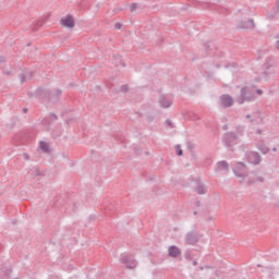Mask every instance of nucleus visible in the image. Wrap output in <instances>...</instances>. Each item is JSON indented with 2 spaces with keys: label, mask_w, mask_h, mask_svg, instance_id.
Instances as JSON below:
<instances>
[{
  "label": "nucleus",
  "mask_w": 279,
  "mask_h": 279,
  "mask_svg": "<svg viewBox=\"0 0 279 279\" xmlns=\"http://www.w3.org/2000/svg\"><path fill=\"white\" fill-rule=\"evenodd\" d=\"M255 99V92L254 87L245 86L241 88L240 97L238 98V104L242 105L245 101H254Z\"/></svg>",
  "instance_id": "nucleus-1"
},
{
  "label": "nucleus",
  "mask_w": 279,
  "mask_h": 279,
  "mask_svg": "<svg viewBox=\"0 0 279 279\" xmlns=\"http://www.w3.org/2000/svg\"><path fill=\"white\" fill-rule=\"evenodd\" d=\"M239 144V135L234 132H227L222 135V145L228 149H232L234 145Z\"/></svg>",
  "instance_id": "nucleus-2"
},
{
  "label": "nucleus",
  "mask_w": 279,
  "mask_h": 279,
  "mask_svg": "<svg viewBox=\"0 0 279 279\" xmlns=\"http://www.w3.org/2000/svg\"><path fill=\"white\" fill-rule=\"evenodd\" d=\"M122 265H125L126 269H136L138 262L130 254H121L120 258Z\"/></svg>",
  "instance_id": "nucleus-3"
},
{
  "label": "nucleus",
  "mask_w": 279,
  "mask_h": 279,
  "mask_svg": "<svg viewBox=\"0 0 279 279\" xmlns=\"http://www.w3.org/2000/svg\"><path fill=\"white\" fill-rule=\"evenodd\" d=\"M233 173L235 178H242V180H245L248 173L247 166H245L243 162H238L233 168Z\"/></svg>",
  "instance_id": "nucleus-4"
},
{
  "label": "nucleus",
  "mask_w": 279,
  "mask_h": 279,
  "mask_svg": "<svg viewBox=\"0 0 279 279\" xmlns=\"http://www.w3.org/2000/svg\"><path fill=\"white\" fill-rule=\"evenodd\" d=\"M185 245H197L199 243V232L193 230L185 234Z\"/></svg>",
  "instance_id": "nucleus-5"
},
{
  "label": "nucleus",
  "mask_w": 279,
  "mask_h": 279,
  "mask_svg": "<svg viewBox=\"0 0 279 279\" xmlns=\"http://www.w3.org/2000/svg\"><path fill=\"white\" fill-rule=\"evenodd\" d=\"M35 97L51 102V90L39 87L35 90Z\"/></svg>",
  "instance_id": "nucleus-6"
},
{
  "label": "nucleus",
  "mask_w": 279,
  "mask_h": 279,
  "mask_svg": "<svg viewBox=\"0 0 279 279\" xmlns=\"http://www.w3.org/2000/svg\"><path fill=\"white\" fill-rule=\"evenodd\" d=\"M246 158H247V161L251 165H254L255 167L260 165V162L263 161V157H260V154H258V151H248L246 154Z\"/></svg>",
  "instance_id": "nucleus-7"
},
{
  "label": "nucleus",
  "mask_w": 279,
  "mask_h": 279,
  "mask_svg": "<svg viewBox=\"0 0 279 279\" xmlns=\"http://www.w3.org/2000/svg\"><path fill=\"white\" fill-rule=\"evenodd\" d=\"M60 24L62 27H68L69 29H73L75 27V20L71 14H68L65 17L60 20Z\"/></svg>",
  "instance_id": "nucleus-8"
},
{
  "label": "nucleus",
  "mask_w": 279,
  "mask_h": 279,
  "mask_svg": "<svg viewBox=\"0 0 279 279\" xmlns=\"http://www.w3.org/2000/svg\"><path fill=\"white\" fill-rule=\"evenodd\" d=\"M220 104L222 108H230L234 105V99L232 98V96L223 94L220 96Z\"/></svg>",
  "instance_id": "nucleus-9"
},
{
  "label": "nucleus",
  "mask_w": 279,
  "mask_h": 279,
  "mask_svg": "<svg viewBox=\"0 0 279 279\" xmlns=\"http://www.w3.org/2000/svg\"><path fill=\"white\" fill-rule=\"evenodd\" d=\"M195 193H197V195H206V193H208V187H206V185L202 182V180L196 179L195 180Z\"/></svg>",
  "instance_id": "nucleus-10"
},
{
  "label": "nucleus",
  "mask_w": 279,
  "mask_h": 279,
  "mask_svg": "<svg viewBox=\"0 0 279 279\" xmlns=\"http://www.w3.org/2000/svg\"><path fill=\"white\" fill-rule=\"evenodd\" d=\"M159 106L160 108H171V106H173V100L167 98V96L165 94H161L159 96Z\"/></svg>",
  "instance_id": "nucleus-11"
},
{
  "label": "nucleus",
  "mask_w": 279,
  "mask_h": 279,
  "mask_svg": "<svg viewBox=\"0 0 279 279\" xmlns=\"http://www.w3.org/2000/svg\"><path fill=\"white\" fill-rule=\"evenodd\" d=\"M256 27V24H254V20H247V21H241L238 25V29H254Z\"/></svg>",
  "instance_id": "nucleus-12"
},
{
  "label": "nucleus",
  "mask_w": 279,
  "mask_h": 279,
  "mask_svg": "<svg viewBox=\"0 0 279 279\" xmlns=\"http://www.w3.org/2000/svg\"><path fill=\"white\" fill-rule=\"evenodd\" d=\"M256 182H265V178L258 175L256 172H252V175L248 178L247 184L252 186V184H256Z\"/></svg>",
  "instance_id": "nucleus-13"
},
{
  "label": "nucleus",
  "mask_w": 279,
  "mask_h": 279,
  "mask_svg": "<svg viewBox=\"0 0 279 279\" xmlns=\"http://www.w3.org/2000/svg\"><path fill=\"white\" fill-rule=\"evenodd\" d=\"M168 255L171 258H178V256H182V252L180 251V248L175 245H171L168 248Z\"/></svg>",
  "instance_id": "nucleus-14"
},
{
  "label": "nucleus",
  "mask_w": 279,
  "mask_h": 279,
  "mask_svg": "<svg viewBox=\"0 0 279 279\" xmlns=\"http://www.w3.org/2000/svg\"><path fill=\"white\" fill-rule=\"evenodd\" d=\"M28 175H31V178L33 180H35V178H40V177L45 175V172L40 171V169H38V168H32L28 171Z\"/></svg>",
  "instance_id": "nucleus-15"
},
{
  "label": "nucleus",
  "mask_w": 279,
  "mask_h": 279,
  "mask_svg": "<svg viewBox=\"0 0 279 279\" xmlns=\"http://www.w3.org/2000/svg\"><path fill=\"white\" fill-rule=\"evenodd\" d=\"M62 97V89H56L54 93H51V104H58Z\"/></svg>",
  "instance_id": "nucleus-16"
},
{
  "label": "nucleus",
  "mask_w": 279,
  "mask_h": 279,
  "mask_svg": "<svg viewBox=\"0 0 279 279\" xmlns=\"http://www.w3.org/2000/svg\"><path fill=\"white\" fill-rule=\"evenodd\" d=\"M217 171H230V165L228 161L222 160L217 162Z\"/></svg>",
  "instance_id": "nucleus-17"
},
{
  "label": "nucleus",
  "mask_w": 279,
  "mask_h": 279,
  "mask_svg": "<svg viewBox=\"0 0 279 279\" xmlns=\"http://www.w3.org/2000/svg\"><path fill=\"white\" fill-rule=\"evenodd\" d=\"M257 149H259L264 155L269 154L271 150L267 145H265V142H262L259 145H257Z\"/></svg>",
  "instance_id": "nucleus-18"
},
{
  "label": "nucleus",
  "mask_w": 279,
  "mask_h": 279,
  "mask_svg": "<svg viewBox=\"0 0 279 279\" xmlns=\"http://www.w3.org/2000/svg\"><path fill=\"white\" fill-rule=\"evenodd\" d=\"M235 132L240 136H243V134H245V125H238V126H235Z\"/></svg>",
  "instance_id": "nucleus-19"
},
{
  "label": "nucleus",
  "mask_w": 279,
  "mask_h": 279,
  "mask_svg": "<svg viewBox=\"0 0 279 279\" xmlns=\"http://www.w3.org/2000/svg\"><path fill=\"white\" fill-rule=\"evenodd\" d=\"M184 258H185V260H193V252L185 251L184 252Z\"/></svg>",
  "instance_id": "nucleus-20"
},
{
  "label": "nucleus",
  "mask_w": 279,
  "mask_h": 279,
  "mask_svg": "<svg viewBox=\"0 0 279 279\" xmlns=\"http://www.w3.org/2000/svg\"><path fill=\"white\" fill-rule=\"evenodd\" d=\"M40 149H43V151H49V144H47V142H40Z\"/></svg>",
  "instance_id": "nucleus-21"
},
{
  "label": "nucleus",
  "mask_w": 279,
  "mask_h": 279,
  "mask_svg": "<svg viewBox=\"0 0 279 279\" xmlns=\"http://www.w3.org/2000/svg\"><path fill=\"white\" fill-rule=\"evenodd\" d=\"M191 121H199L202 119L197 113H190Z\"/></svg>",
  "instance_id": "nucleus-22"
},
{
  "label": "nucleus",
  "mask_w": 279,
  "mask_h": 279,
  "mask_svg": "<svg viewBox=\"0 0 279 279\" xmlns=\"http://www.w3.org/2000/svg\"><path fill=\"white\" fill-rule=\"evenodd\" d=\"M136 10H138V3L133 2V3L130 5V11H131V12H134V11H136Z\"/></svg>",
  "instance_id": "nucleus-23"
},
{
  "label": "nucleus",
  "mask_w": 279,
  "mask_h": 279,
  "mask_svg": "<svg viewBox=\"0 0 279 279\" xmlns=\"http://www.w3.org/2000/svg\"><path fill=\"white\" fill-rule=\"evenodd\" d=\"M129 90H130V87L128 85L120 86V93H128Z\"/></svg>",
  "instance_id": "nucleus-24"
},
{
  "label": "nucleus",
  "mask_w": 279,
  "mask_h": 279,
  "mask_svg": "<svg viewBox=\"0 0 279 279\" xmlns=\"http://www.w3.org/2000/svg\"><path fill=\"white\" fill-rule=\"evenodd\" d=\"M166 125H168V128H170L171 130H173V128H175V124H173V122L170 119L166 120Z\"/></svg>",
  "instance_id": "nucleus-25"
},
{
  "label": "nucleus",
  "mask_w": 279,
  "mask_h": 279,
  "mask_svg": "<svg viewBox=\"0 0 279 279\" xmlns=\"http://www.w3.org/2000/svg\"><path fill=\"white\" fill-rule=\"evenodd\" d=\"M177 149V156H183L184 151L182 150V148L180 147V145L175 146Z\"/></svg>",
  "instance_id": "nucleus-26"
},
{
  "label": "nucleus",
  "mask_w": 279,
  "mask_h": 279,
  "mask_svg": "<svg viewBox=\"0 0 279 279\" xmlns=\"http://www.w3.org/2000/svg\"><path fill=\"white\" fill-rule=\"evenodd\" d=\"M49 119H50V121H58V114L51 112V113H49Z\"/></svg>",
  "instance_id": "nucleus-27"
},
{
  "label": "nucleus",
  "mask_w": 279,
  "mask_h": 279,
  "mask_svg": "<svg viewBox=\"0 0 279 279\" xmlns=\"http://www.w3.org/2000/svg\"><path fill=\"white\" fill-rule=\"evenodd\" d=\"M52 136L53 138H60V136H62V132L52 131Z\"/></svg>",
  "instance_id": "nucleus-28"
},
{
  "label": "nucleus",
  "mask_w": 279,
  "mask_h": 279,
  "mask_svg": "<svg viewBox=\"0 0 279 279\" xmlns=\"http://www.w3.org/2000/svg\"><path fill=\"white\" fill-rule=\"evenodd\" d=\"M275 38H276L275 49H277V51H279V35H276Z\"/></svg>",
  "instance_id": "nucleus-29"
},
{
  "label": "nucleus",
  "mask_w": 279,
  "mask_h": 279,
  "mask_svg": "<svg viewBox=\"0 0 279 279\" xmlns=\"http://www.w3.org/2000/svg\"><path fill=\"white\" fill-rule=\"evenodd\" d=\"M43 124L44 125H51V120H49V118H44L43 119Z\"/></svg>",
  "instance_id": "nucleus-30"
},
{
  "label": "nucleus",
  "mask_w": 279,
  "mask_h": 279,
  "mask_svg": "<svg viewBox=\"0 0 279 279\" xmlns=\"http://www.w3.org/2000/svg\"><path fill=\"white\" fill-rule=\"evenodd\" d=\"M204 49H205V51H210V41H207V43H205L204 44Z\"/></svg>",
  "instance_id": "nucleus-31"
},
{
  "label": "nucleus",
  "mask_w": 279,
  "mask_h": 279,
  "mask_svg": "<svg viewBox=\"0 0 279 279\" xmlns=\"http://www.w3.org/2000/svg\"><path fill=\"white\" fill-rule=\"evenodd\" d=\"M275 14H279V0L276 1Z\"/></svg>",
  "instance_id": "nucleus-32"
},
{
  "label": "nucleus",
  "mask_w": 279,
  "mask_h": 279,
  "mask_svg": "<svg viewBox=\"0 0 279 279\" xmlns=\"http://www.w3.org/2000/svg\"><path fill=\"white\" fill-rule=\"evenodd\" d=\"M20 80H21V83L23 84V82H25L27 80V76L25 74H20Z\"/></svg>",
  "instance_id": "nucleus-33"
},
{
  "label": "nucleus",
  "mask_w": 279,
  "mask_h": 279,
  "mask_svg": "<svg viewBox=\"0 0 279 279\" xmlns=\"http://www.w3.org/2000/svg\"><path fill=\"white\" fill-rule=\"evenodd\" d=\"M2 73L4 75H12V72L10 70H5L4 68H2Z\"/></svg>",
  "instance_id": "nucleus-34"
},
{
  "label": "nucleus",
  "mask_w": 279,
  "mask_h": 279,
  "mask_svg": "<svg viewBox=\"0 0 279 279\" xmlns=\"http://www.w3.org/2000/svg\"><path fill=\"white\" fill-rule=\"evenodd\" d=\"M12 274V269H7L5 276L8 279H10V275Z\"/></svg>",
  "instance_id": "nucleus-35"
},
{
  "label": "nucleus",
  "mask_w": 279,
  "mask_h": 279,
  "mask_svg": "<svg viewBox=\"0 0 279 279\" xmlns=\"http://www.w3.org/2000/svg\"><path fill=\"white\" fill-rule=\"evenodd\" d=\"M204 269H210V266H208V265L201 266V271H204Z\"/></svg>",
  "instance_id": "nucleus-36"
},
{
  "label": "nucleus",
  "mask_w": 279,
  "mask_h": 279,
  "mask_svg": "<svg viewBox=\"0 0 279 279\" xmlns=\"http://www.w3.org/2000/svg\"><path fill=\"white\" fill-rule=\"evenodd\" d=\"M147 121H148V123H151L154 121V117L153 116H148L147 117Z\"/></svg>",
  "instance_id": "nucleus-37"
},
{
  "label": "nucleus",
  "mask_w": 279,
  "mask_h": 279,
  "mask_svg": "<svg viewBox=\"0 0 279 279\" xmlns=\"http://www.w3.org/2000/svg\"><path fill=\"white\" fill-rule=\"evenodd\" d=\"M24 160H29V155L27 153L23 154Z\"/></svg>",
  "instance_id": "nucleus-38"
},
{
  "label": "nucleus",
  "mask_w": 279,
  "mask_h": 279,
  "mask_svg": "<svg viewBox=\"0 0 279 279\" xmlns=\"http://www.w3.org/2000/svg\"><path fill=\"white\" fill-rule=\"evenodd\" d=\"M276 14H277V13H274V14L270 13V14H268V19L274 20V19L276 17Z\"/></svg>",
  "instance_id": "nucleus-39"
},
{
  "label": "nucleus",
  "mask_w": 279,
  "mask_h": 279,
  "mask_svg": "<svg viewBox=\"0 0 279 279\" xmlns=\"http://www.w3.org/2000/svg\"><path fill=\"white\" fill-rule=\"evenodd\" d=\"M1 63H5V57H3V56H0V64Z\"/></svg>",
  "instance_id": "nucleus-40"
},
{
  "label": "nucleus",
  "mask_w": 279,
  "mask_h": 279,
  "mask_svg": "<svg viewBox=\"0 0 279 279\" xmlns=\"http://www.w3.org/2000/svg\"><path fill=\"white\" fill-rule=\"evenodd\" d=\"M23 114H27V112H29V109H27L26 107L22 109Z\"/></svg>",
  "instance_id": "nucleus-41"
},
{
  "label": "nucleus",
  "mask_w": 279,
  "mask_h": 279,
  "mask_svg": "<svg viewBox=\"0 0 279 279\" xmlns=\"http://www.w3.org/2000/svg\"><path fill=\"white\" fill-rule=\"evenodd\" d=\"M122 25L121 23H116V29H121Z\"/></svg>",
  "instance_id": "nucleus-42"
},
{
  "label": "nucleus",
  "mask_w": 279,
  "mask_h": 279,
  "mask_svg": "<svg viewBox=\"0 0 279 279\" xmlns=\"http://www.w3.org/2000/svg\"><path fill=\"white\" fill-rule=\"evenodd\" d=\"M255 134H263V130L257 129V130L255 131Z\"/></svg>",
  "instance_id": "nucleus-43"
},
{
  "label": "nucleus",
  "mask_w": 279,
  "mask_h": 279,
  "mask_svg": "<svg viewBox=\"0 0 279 279\" xmlns=\"http://www.w3.org/2000/svg\"><path fill=\"white\" fill-rule=\"evenodd\" d=\"M257 95H263V89H256Z\"/></svg>",
  "instance_id": "nucleus-44"
},
{
  "label": "nucleus",
  "mask_w": 279,
  "mask_h": 279,
  "mask_svg": "<svg viewBox=\"0 0 279 279\" xmlns=\"http://www.w3.org/2000/svg\"><path fill=\"white\" fill-rule=\"evenodd\" d=\"M196 206H197V208H199V207L202 206V202H201V201H197V202H196Z\"/></svg>",
  "instance_id": "nucleus-45"
},
{
  "label": "nucleus",
  "mask_w": 279,
  "mask_h": 279,
  "mask_svg": "<svg viewBox=\"0 0 279 279\" xmlns=\"http://www.w3.org/2000/svg\"><path fill=\"white\" fill-rule=\"evenodd\" d=\"M222 130L226 132V131L228 130V124H225V125L222 126Z\"/></svg>",
  "instance_id": "nucleus-46"
},
{
  "label": "nucleus",
  "mask_w": 279,
  "mask_h": 279,
  "mask_svg": "<svg viewBox=\"0 0 279 279\" xmlns=\"http://www.w3.org/2000/svg\"><path fill=\"white\" fill-rule=\"evenodd\" d=\"M193 266L197 267V260L196 259L193 260Z\"/></svg>",
  "instance_id": "nucleus-47"
},
{
  "label": "nucleus",
  "mask_w": 279,
  "mask_h": 279,
  "mask_svg": "<svg viewBox=\"0 0 279 279\" xmlns=\"http://www.w3.org/2000/svg\"><path fill=\"white\" fill-rule=\"evenodd\" d=\"M136 114H137L138 117H143V113H142V112H136Z\"/></svg>",
  "instance_id": "nucleus-48"
},
{
  "label": "nucleus",
  "mask_w": 279,
  "mask_h": 279,
  "mask_svg": "<svg viewBox=\"0 0 279 279\" xmlns=\"http://www.w3.org/2000/svg\"><path fill=\"white\" fill-rule=\"evenodd\" d=\"M272 151H278V148H277V147H274V148H272Z\"/></svg>",
  "instance_id": "nucleus-49"
},
{
  "label": "nucleus",
  "mask_w": 279,
  "mask_h": 279,
  "mask_svg": "<svg viewBox=\"0 0 279 279\" xmlns=\"http://www.w3.org/2000/svg\"><path fill=\"white\" fill-rule=\"evenodd\" d=\"M193 215H197V211H193Z\"/></svg>",
  "instance_id": "nucleus-50"
},
{
  "label": "nucleus",
  "mask_w": 279,
  "mask_h": 279,
  "mask_svg": "<svg viewBox=\"0 0 279 279\" xmlns=\"http://www.w3.org/2000/svg\"><path fill=\"white\" fill-rule=\"evenodd\" d=\"M246 119H250V114L246 116Z\"/></svg>",
  "instance_id": "nucleus-51"
}]
</instances>
